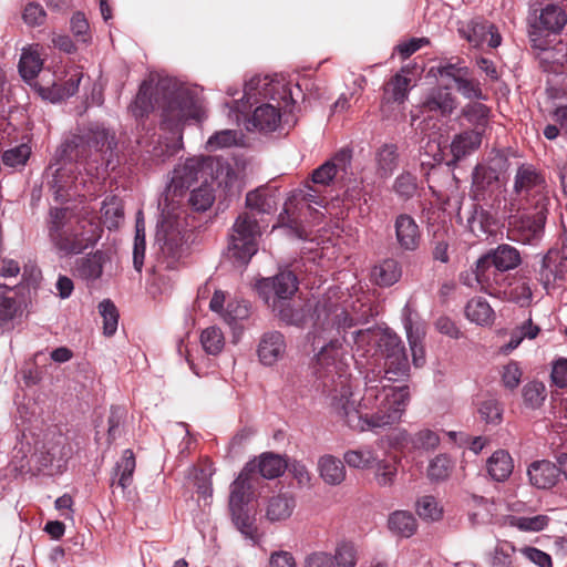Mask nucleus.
Masks as SVG:
<instances>
[{
  "label": "nucleus",
  "mask_w": 567,
  "mask_h": 567,
  "mask_svg": "<svg viewBox=\"0 0 567 567\" xmlns=\"http://www.w3.org/2000/svg\"><path fill=\"white\" fill-rule=\"evenodd\" d=\"M229 509L236 528L246 539L250 540L251 545H257L259 543V534L254 514L250 513L246 505L229 506Z\"/></svg>",
  "instance_id": "nucleus-26"
},
{
  "label": "nucleus",
  "mask_w": 567,
  "mask_h": 567,
  "mask_svg": "<svg viewBox=\"0 0 567 567\" xmlns=\"http://www.w3.org/2000/svg\"><path fill=\"white\" fill-rule=\"evenodd\" d=\"M398 464L399 461L396 457H392L390 460H380L373 464V478L375 483L381 487H391L396 480L398 475Z\"/></svg>",
  "instance_id": "nucleus-41"
},
{
  "label": "nucleus",
  "mask_w": 567,
  "mask_h": 567,
  "mask_svg": "<svg viewBox=\"0 0 567 567\" xmlns=\"http://www.w3.org/2000/svg\"><path fill=\"white\" fill-rule=\"evenodd\" d=\"M245 145V135L237 130H221L215 132L206 142V150L215 152L229 147H240Z\"/></svg>",
  "instance_id": "nucleus-36"
},
{
  "label": "nucleus",
  "mask_w": 567,
  "mask_h": 567,
  "mask_svg": "<svg viewBox=\"0 0 567 567\" xmlns=\"http://www.w3.org/2000/svg\"><path fill=\"white\" fill-rule=\"evenodd\" d=\"M509 300L518 303L519 306H528L532 301V288L526 279H517L512 282L506 291Z\"/></svg>",
  "instance_id": "nucleus-57"
},
{
  "label": "nucleus",
  "mask_w": 567,
  "mask_h": 567,
  "mask_svg": "<svg viewBox=\"0 0 567 567\" xmlns=\"http://www.w3.org/2000/svg\"><path fill=\"white\" fill-rule=\"evenodd\" d=\"M174 101L178 106H197L203 103V89L193 84H174Z\"/></svg>",
  "instance_id": "nucleus-45"
},
{
  "label": "nucleus",
  "mask_w": 567,
  "mask_h": 567,
  "mask_svg": "<svg viewBox=\"0 0 567 567\" xmlns=\"http://www.w3.org/2000/svg\"><path fill=\"white\" fill-rule=\"evenodd\" d=\"M296 507L293 496L289 494H278L269 497L265 505V516L271 523L288 519Z\"/></svg>",
  "instance_id": "nucleus-25"
},
{
  "label": "nucleus",
  "mask_w": 567,
  "mask_h": 567,
  "mask_svg": "<svg viewBox=\"0 0 567 567\" xmlns=\"http://www.w3.org/2000/svg\"><path fill=\"white\" fill-rule=\"evenodd\" d=\"M566 23L567 14L565 11L556 4H547L540 11L537 28L551 33H558Z\"/></svg>",
  "instance_id": "nucleus-34"
},
{
  "label": "nucleus",
  "mask_w": 567,
  "mask_h": 567,
  "mask_svg": "<svg viewBox=\"0 0 567 567\" xmlns=\"http://www.w3.org/2000/svg\"><path fill=\"white\" fill-rule=\"evenodd\" d=\"M336 567H354L357 565V548L352 542L342 540L336 546L333 555Z\"/></svg>",
  "instance_id": "nucleus-51"
},
{
  "label": "nucleus",
  "mask_w": 567,
  "mask_h": 567,
  "mask_svg": "<svg viewBox=\"0 0 567 567\" xmlns=\"http://www.w3.org/2000/svg\"><path fill=\"white\" fill-rule=\"evenodd\" d=\"M261 236L259 223L250 213L240 214L234 223L227 257L235 264L246 265L258 250Z\"/></svg>",
  "instance_id": "nucleus-6"
},
{
  "label": "nucleus",
  "mask_w": 567,
  "mask_h": 567,
  "mask_svg": "<svg viewBox=\"0 0 567 567\" xmlns=\"http://www.w3.org/2000/svg\"><path fill=\"white\" fill-rule=\"evenodd\" d=\"M514 193L527 200L539 197L538 204L543 203L547 199L546 179L533 165L523 164L514 177Z\"/></svg>",
  "instance_id": "nucleus-9"
},
{
  "label": "nucleus",
  "mask_w": 567,
  "mask_h": 567,
  "mask_svg": "<svg viewBox=\"0 0 567 567\" xmlns=\"http://www.w3.org/2000/svg\"><path fill=\"white\" fill-rule=\"evenodd\" d=\"M422 69L415 63L406 64L400 69L383 87V100L388 104H403L408 100L410 90L415 86Z\"/></svg>",
  "instance_id": "nucleus-8"
},
{
  "label": "nucleus",
  "mask_w": 567,
  "mask_h": 567,
  "mask_svg": "<svg viewBox=\"0 0 567 567\" xmlns=\"http://www.w3.org/2000/svg\"><path fill=\"white\" fill-rule=\"evenodd\" d=\"M11 291V288L0 285V324L10 322L19 312V305L8 295Z\"/></svg>",
  "instance_id": "nucleus-54"
},
{
  "label": "nucleus",
  "mask_w": 567,
  "mask_h": 567,
  "mask_svg": "<svg viewBox=\"0 0 567 567\" xmlns=\"http://www.w3.org/2000/svg\"><path fill=\"white\" fill-rule=\"evenodd\" d=\"M463 117L473 126L472 131H481L483 134L488 125L489 109H464Z\"/></svg>",
  "instance_id": "nucleus-64"
},
{
  "label": "nucleus",
  "mask_w": 567,
  "mask_h": 567,
  "mask_svg": "<svg viewBox=\"0 0 567 567\" xmlns=\"http://www.w3.org/2000/svg\"><path fill=\"white\" fill-rule=\"evenodd\" d=\"M402 268L398 260L388 258L375 265L371 271L372 280L382 287H390L399 281Z\"/></svg>",
  "instance_id": "nucleus-32"
},
{
  "label": "nucleus",
  "mask_w": 567,
  "mask_h": 567,
  "mask_svg": "<svg viewBox=\"0 0 567 567\" xmlns=\"http://www.w3.org/2000/svg\"><path fill=\"white\" fill-rule=\"evenodd\" d=\"M200 343L206 353L217 355L225 347V336L219 327L212 326L202 331Z\"/></svg>",
  "instance_id": "nucleus-46"
},
{
  "label": "nucleus",
  "mask_w": 567,
  "mask_h": 567,
  "mask_svg": "<svg viewBox=\"0 0 567 567\" xmlns=\"http://www.w3.org/2000/svg\"><path fill=\"white\" fill-rule=\"evenodd\" d=\"M101 213L103 223L109 229L118 227L124 215L121 199L116 196L106 198L101 207Z\"/></svg>",
  "instance_id": "nucleus-47"
},
{
  "label": "nucleus",
  "mask_w": 567,
  "mask_h": 567,
  "mask_svg": "<svg viewBox=\"0 0 567 567\" xmlns=\"http://www.w3.org/2000/svg\"><path fill=\"white\" fill-rule=\"evenodd\" d=\"M516 548L507 540H497L496 546L491 554V567H515L514 555Z\"/></svg>",
  "instance_id": "nucleus-48"
},
{
  "label": "nucleus",
  "mask_w": 567,
  "mask_h": 567,
  "mask_svg": "<svg viewBox=\"0 0 567 567\" xmlns=\"http://www.w3.org/2000/svg\"><path fill=\"white\" fill-rule=\"evenodd\" d=\"M81 79L82 72L75 68L64 85L53 84L51 87L40 86L38 92L44 101L50 103H61L66 97H70L78 92Z\"/></svg>",
  "instance_id": "nucleus-24"
},
{
  "label": "nucleus",
  "mask_w": 567,
  "mask_h": 567,
  "mask_svg": "<svg viewBox=\"0 0 567 567\" xmlns=\"http://www.w3.org/2000/svg\"><path fill=\"white\" fill-rule=\"evenodd\" d=\"M549 518L546 515L536 516H511L508 524L524 532H540L548 525Z\"/></svg>",
  "instance_id": "nucleus-50"
},
{
  "label": "nucleus",
  "mask_w": 567,
  "mask_h": 567,
  "mask_svg": "<svg viewBox=\"0 0 567 567\" xmlns=\"http://www.w3.org/2000/svg\"><path fill=\"white\" fill-rule=\"evenodd\" d=\"M458 31L473 47H481L487 43L491 48H497L502 41L496 28L486 21L472 20L467 24L462 25Z\"/></svg>",
  "instance_id": "nucleus-14"
},
{
  "label": "nucleus",
  "mask_w": 567,
  "mask_h": 567,
  "mask_svg": "<svg viewBox=\"0 0 567 567\" xmlns=\"http://www.w3.org/2000/svg\"><path fill=\"white\" fill-rule=\"evenodd\" d=\"M489 259L499 271L514 269L520 264V255L516 248L509 245H499L491 256L477 260L474 279L480 284L483 282L485 267L488 266Z\"/></svg>",
  "instance_id": "nucleus-13"
},
{
  "label": "nucleus",
  "mask_w": 567,
  "mask_h": 567,
  "mask_svg": "<svg viewBox=\"0 0 567 567\" xmlns=\"http://www.w3.org/2000/svg\"><path fill=\"white\" fill-rule=\"evenodd\" d=\"M249 315L250 306L246 301L233 300L227 303V308L221 317L230 326H236L239 322L248 319Z\"/></svg>",
  "instance_id": "nucleus-55"
},
{
  "label": "nucleus",
  "mask_w": 567,
  "mask_h": 567,
  "mask_svg": "<svg viewBox=\"0 0 567 567\" xmlns=\"http://www.w3.org/2000/svg\"><path fill=\"white\" fill-rule=\"evenodd\" d=\"M486 470L492 480L504 482L513 473V458L507 451L497 450L487 458Z\"/></svg>",
  "instance_id": "nucleus-30"
},
{
  "label": "nucleus",
  "mask_w": 567,
  "mask_h": 567,
  "mask_svg": "<svg viewBox=\"0 0 567 567\" xmlns=\"http://www.w3.org/2000/svg\"><path fill=\"white\" fill-rule=\"evenodd\" d=\"M303 102L305 94L299 84L275 74L266 103L257 106H293Z\"/></svg>",
  "instance_id": "nucleus-12"
},
{
  "label": "nucleus",
  "mask_w": 567,
  "mask_h": 567,
  "mask_svg": "<svg viewBox=\"0 0 567 567\" xmlns=\"http://www.w3.org/2000/svg\"><path fill=\"white\" fill-rule=\"evenodd\" d=\"M115 146L114 133L100 124L78 128L76 133L66 136L56 150L55 163L48 169V185L54 198L66 200L81 195V188L86 187L84 177L75 175L74 162L85 161L87 171L100 159L109 166Z\"/></svg>",
  "instance_id": "nucleus-2"
},
{
  "label": "nucleus",
  "mask_w": 567,
  "mask_h": 567,
  "mask_svg": "<svg viewBox=\"0 0 567 567\" xmlns=\"http://www.w3.org/2000/svg\"><path fill=\"white\" fill-rule=\"evenodd\" d=\"M402 321L409 344L423 342L426 334L425 322L409 303L402 310Z\"/></svg>",
  "instance_id": "nucleus-31"
},
{
  "label": "nucleus",
  "mask_w": 567,
  "mask_h": 567,
  "mask_svg": "<svg viewBox=\"0 0 567 567\" xmlns=\"http://www.w3.org/2000/svg\"><path fill=\"white\" fill-rule=\"evenodd\" d=\"M395 240L404 251H414L421 243V229L409 214H400L394 219Z\"/></svg>",
  "instance_id": "nucleus-15"
},
{
  "label": "nucleus",
  "mask_w": 567,
  "mask_h": 567,
  "mask_svg": "<svg viewBox=\"0 0 567 567\" xmlns=\"http://www.w3.org/2000/svg\"><path fill=\"white\" fill-rule=\"evenodd\" d=\"M539 332L537 326H534L530 320L526 321L523 326L515 329L511 333L508 343L503 347L504 352H509L516 349L524 338L534 339Z\"/></svg>",
  "instance_id": "nucleus-59"
},
{
  "label": "nucleus",
  "mask_w": 567,
  "mask_h": 567,
  "mask_svg": "<svg viewBox=\"0 0 567 567\" xmlns=\"http://www.w3.org/2000/svg\"><path fill=\"white\" fill-rule=\"evenodd\" d=\"M417 515L427 520H437L442 516V508L433 496H423L416 505Z\"/></svg>",
  "instance_id": "nucleus-62"
},
{
  "label": "nucleus",
  "mask_w": 567,
  "mask_h": 567,
  "mask_svg": "<svg viewBox=\"0 0 567 567\" xmlns=\"http://www.w3.org/2000/svg\"><path fill=\"white\" fill-rule=\"evenodd\" d=\"M378 175L386 178L398 165V153L394 145H383L375 155Z\"/></svg>",
  "instance_id": "nucleus-44"
},
{
  "label": "nucleus",
  "mask_w": 567,
  "mask_h": 567,
  "mask_svg": "<svg viewBox=\"0 0 567 567\" xmlns=\"http://www.w3.org/2000/svg\"><path fill=\"white\" fill-rule=\"evenodd\" d=\"M107 261V255L101 250H96L76 261V272L83 280L94 281L102 276L103 268Z\"/></svg>",
  "instance_id": "nucleus-27"
},
{
  "label": "nucleus",
  "mask_w": 567,
  "mask_h": 567,
  "mask_svg": "<svg viewBox=\"0 0 567 567\" xmlns=\"http://www.w3.org/2000/svg\"><path fill=\"white\" fill-rule=\"evenodd\" d=\"M499 373L502 384L506 389L515 390L519 385L523 372L517 362L511 361L503 365Z\"/></svg>",
  "instance_id": "nucleus-63"
},
{
  "label": "nucleus",
  "mask_w": 567,
  "mask_h": 567,
  "mask_svg": "<svg viewBox=\"0 0 567 567\" xmlns=\"http://www.w3.org/2000/svg\"><path fill=\"white\" fill-rule=\"evenodd\" d=\"M355 350L349 354L333 340L316 357L313 372L328 391L331 413L349 429L373 431L399 423L410 401L405 385L410 363L400 337L390 330L351 332Z\"/></svg>",
  "instance_id": "nucleus-1"
},
{
  "label": "nucleus",
  "mask_w": 567,
  "mask_h": 567,
  "mask_svg": "<svg viewBox=\"0 0 567 567\" xmlns=\"http://www.w3.org/2000/svg\"><path fill=\"white\" fill-rule=\"evenodd\" d=\"M47 231L56 255L68 257L93 247L101 238L102 228L93 219L80 218L70 207H51Z\"/></svg>",
  "instance_id": "nucleus-4"
},
{
  "label": "nucleus",
  "mask_w": 567,
  "mask_h": 567,
  "mask_svg": "<svg viewBox=\"0 0 567 567\" xmlns=\"http://www.w3.org/2000/svg\"><path fill=\"white\" fill-rule=\"evenodd\" d=\"M482 144V132L481 131H465L454 136L451 142V154L453 159L449 162V165L455 164L456 162L465 158L466 156L474 153Z\"/></svg>",
  "instance_id": "nucleus-23"
},
{
  "label": "nucleus",
  "mask_w": 567,
  "mask_h": 567,
  "mask_svg": "<svg viewBox=\"0 0 567 567\" xmlns=\"http://www.w3.org/2000/svg\"><path fill=\"white\" fill-rule=\"evenodd\" d=\"M246 207L257 213L269 214L275 208V202L264 190L256 189L247 193Z\"/></svg>",
  "instance_id": "nucleus-52"
},
{
  "label": "nucleus",
  "mask_w": 567,
  "mask_h": 567,
  "mask_svg": "<svg viewBox=\"0 0 567 567\" xmlns=\"http://www.w3.org/2000/svg\"><path fill=\"white\" fill-rule=\"evenodd\" d=\"M478 413L486 423L496 425L502 421L503 409L497 400L487 399L481 403Z\"/></svg>",
  "instance_id": "nucleus-61"
},
{
  "label": "nucleus",
  "mask_w": 567,
  "mask_h": 567,
  "mask_svg": "<svg viewBox=\"0 0 567 567\" xmlns=\"http://www.w3.org/2000/svg\"><path fill=\"white\" fill-rule=\"evenodd\" d=\"M272 80L274 75H252L245 82L241 102L247 106H257V104L266 103Z\"/></svg>",
  "instance_id": "nucleus-21"
},
{
  "label": "nucleus",
  "mask_w": 567,
  "mask_h": 567,
  "mask_svg": "<svg viewBox=\"0 0 567 567\" xmlns=\"http://www.w3.org/2000/svg\"><path fill=\"white\" fill-rule=\"evenodd\" d=\"M298 285V278L291 270H282L274 277L259 279L256 282V290L259 297L289 324L305 326L308 321H312L313 324L329 323L334 320H338V324H340V317L347 321V313L343 310L339 312L336 305L328 306L326 301H318L313 313L309 317L306 315V310L310 311L313 308L311 303L297 310L284 306L282 301L290 299L297 292Z\"/></svg>",
  "instance_id": "nucleus-3"
},
{
  "label": "nucleus",
  "mask_w": 567,
  "mask_h": 567,
  "mask_svg": "<svg viewBox=\"0 0 567 567\" xmlns=\"http://www.w3.org/2000/svg\"><path fill=\"white\" fill-rule=\"evenodd\" d=\"M561 466L557 467L549 461H535L528 470L527 475L533 486L542 489L553 487L559 480Z\"/></svg>",
  "instance_id": "nucleus-20"
},
{
  "label": "nucleus",
  "mask_w": 567,
  "mask_h": 567,
  "mask_svg": "<svg viewBox=\"0 0 567 567\" xmlns=\"http://www.w3.org/2000/svg\"><path fill=\"white\" fill-rule=\"evenodd\" d=\"M204 173V164L200 158H187L178 164L172 174L171 183L167 186L165 200L176 196H182L184 190L189 188L194 182L198 181Z\"/></svg>",
  "instance_id": "nucleus-11"
},
{
  "label": "nucleus",
  "mask_w": 567,
  "mask_h": 567,
  "mask_svg": "<svg viewBox=\"0 0 567 567\" xmlns=\"http://www.w3.org/2000/svg\"><path fill=\"white\" fill-rule=\"evenodd\" d=\"M546 398V388L539 381H532L523 388L524 403L529 408H538Z\"/></svg>",
  "instance_id": "nucleus-58"
},
{
  "label": "nucleus",
  "mask_w": 567,
  "mask_h": 567,
  "mask_svg": "<svg viewBox=\"0 0 567 567\" xmlns=\"http://www.w3.org/2000/svg\"><path fill=\"white\" fill-rule=\"evenodd\" d=\"M258 470L261 477L272 480L279 477L287 470V462L279 455L264 454L260 456L257 464L250 463Z\"/></svg>",
  "instance_id": "nucleus-39"
},
{
  "label": "nucleus",
  "mask_w": 567,
  "mask_h": 567,
  "mask_svg": "<svg viewBox=\"0 0 567 567\" xmlns=\"http://www.w3.org/2000/svg\"><path fill=\"white\" fill-rule=\"evenodd\" d=\"M466 318L477 326H491L495 319V312L483 297L472 298L465 307Z\"/></svg>",
  "instance_id": "nucleus-33"
},
{
  "label": "nucleus",
  "mask_w": 567,
  "mask_h": 567,
  "mask_svg": "<svg viewBox=\"0 0 567 567\" xmlns=\"http://www.w3.org/2000/svg\"><path fill=\"white\" fill-rule=\"evenodd\" d=\"M567 248L550 249L542 260L539 281L546 290L567 286Z\"/></svg>",
  "instance_id": "nucleus-10"
},
{
  "label": "nucleus",
  "mask_w": 567,
  "mask_h": 567,
  "mask_svg": "<svg viewBox=\"0 0 567 567\" xmlns=\"http://www.w3.org/2000/svg\"><path fill=\"white\" fill-rule=\"evenodd\" d=\"M31 154V148L27 144H21L7 150L2 154V162L9 167L24 166Z\"/></svg>",
  "instance_id": "nucleus-60"
},
{
  "label": "nucleus",
  "mask_w": 567,
  "mask_h": 567,
  "mask_svg": "<svg viewBox=\"0 0 567 567\" xmlns=\"http://www.w3.org/2000/svg\"><path fill=\"white\" fill-rule=\"evenodd\" d=\"M343 461L353 468H371L378 461V454L372 446L365 445L349 450L343 454Z\"/></svg>",
  "instance_id": "nucleus-40"
},
{
  "label": "nucleus",
  "mask_w": 567,
  "mask_h": 567,
  "mask_svg": "<svg viewBox=\"0 0 567 567\" xmlns=\"http://www.w3.org/2000/svg\"><path fill=\"white\" fill-rule=\"evenodd\" d=\"M546 214L542 207L535 215L519 218L513 228V238L522 244H534L542 238Z\"/></svg>",
  "instance_id": "nucleus-17"
},
{
  "label": "nucleus",
  "mask_w": 567,
  "mask_h": 567,
  "mask_svg": "<svg viewBox=\"0 0 567 567\" xmlns=\"http://www.w3.org/2000/svg\"><path fill=\"white\" fill-rule=\"evenodd\" d=\"M498 172L488 166L476 165L472 174V192L475 199H484L489 193L498 188Z\"/></svg>",
  "instance_id": "nucleus-22"
},
{
  "label": "nucleus",
  "mask_w": 567,
  "mask_h": 567,
  "mask_svg": "<svg viewBox=\"0 0 567 567\" xmlns=\"http://www.w3.org/2000/svg\"><path fill=\"white\" fill-rule=\"evenodd\" d=\"M257 353L264 365H274L286 353L285 337L278 331L265 333L259 341Z\"/></svg>",
  "instance_id": "nucleus-19"
},
{
  "label": "nucleus",
  "mask_w": 567,
  "mask_h": 567,
  "mask_svg": "<svg viewBox=\"0 0 567 567\" xmlns=\"http://www.w3.org/2000/svg\"><path fill=\"white\" fill-rule=\"evenodd\" d=\"M472 512L470 519L474 525L492 524L495 522L497 506L483 496L474 495L471 498Z\"/></svg>",
  "instance_id": "nucleus-35"
},
{
  "label": "nucleus",
  "mask_w": 567,
  "mask_h": 567,
  "mask_svg": "<svg viewBox=\"0 0 567 567\" xmlns=\"http://www.w3.org/2000/svg\"><path fill=\"white\" fill-rule=\"evenodd\" d=\"M259 477L255 466L247 464L230 487L229 506L248 505Z\"/></svg>",
  "instance_id": "nucleus-16"
},
{
  "label": "nucleus",
  "mask_w": 567,
  "mask_h": 567,
  "mask_svg": "<svg viewBox=\"0 0 567 567\" xmlns=\"http://www.w3.org/2000/svg\"><path fill=\"white\" fill-rule=\"evenodd\" d=\"M135 465V456L132 450H125L114 468V480L121 488L125 489L131 485Z\"/></svg>",
  "instance_id": "nucleus-42"
},
{
  "label": "nucleus",
  "mask_w": 567,
  "mask_h": 567,
  "mask_svg": "<svg viewBox=\"0 0 567 567\" xmlns=\"http://www.w3.org/2000/svg\"><path fill=\"white\" fill-rule=\"evenodd\" d=\"M454 468V461L447 454H437L430 460L427 466V477L433 482L445 481L450 477Z\"/></svg>",
  "instance_id": "nucleus-43"
},
{
  "label": "nucleus",
  "mask_w": 567,
  "mask_h": 567,
  "mask_svg": "<svg viewBox=\"0 0 567 567\" xmlns=\"http://www.w3.org/2000/svg\"><path fill=\"white\" fill-rule=\"evenodd\" d=\"M318 471L322 481L331 486L340 485L346 480L343 462L330 454L318 460Z\"/></svg>",
  "instance_id": "nucleus-29"
},
{
  "label": "nucleus",
  "mask_w": 567,
  "mask_h": 567,
  "mask_svg": "<svg viewBox=\"0 0 567 567\" xmlns=\"http://www.w3.org/2000/svg\"><path fill=\"white\" fill-rule=\"evenodd\" d=\"M42 66L43 60L38 47L22 50L19 61V72L25 82L34 80L42 70Z\"/></svg>",
  "instance_id": "nucleus-37"
},
{
  "label": "nucleus",
  "mask_w": 567,
  "mask_h": 567,
  "mask_svg": "<svg viewBox=\"0 0 567 567\" xmlns=\"http://www.w3.org/2000/svg\"><path fill=\"white\" fill-rule=\"evenodd\" d=\"M388 526L390 530L401 537H411L417 528L416 519L412 513L395 511L389 516Z\"/></svg>",
  "instance_id": "nucleus-38"
},
{
  "label": "nucleus",
  "mask_w": 567,
  "mask_h": 567,
  "mask_svg": "<svg viewBox=\"0 0 567 567\" xmlns=\"http://www.w3.org/2000/svg\"><path fill=\"white\" fill-rule=\"evenodd\" d=\"M247 165L245 159L235 161L234 165H226L220 169V184H224L229 193H240L247 178Z\"/></svg>",
  "instance_id": "nucleus-28"
},
{
  "label": "nucleus",
  "mask_w": 567,
  "mask_h": 567,
  "mask_svg": "<svg viewBox=\"0 0 567 567\" xmlns=\"http://www.w3.org/2000/svg\"><path fill=\"white\" fill-rule=\"evenodd\" d=\"M187 235V221L184 210L174 204L162 208L161 220L157 224L156 243L162 252L171 258L167 266L183 256Z\"/></svg>",
  "instance_id": "nucleus-5"
},
{
  "label": "nucleus",
  "mask_w": 567,
  "mask_h": 567,
  "mask_svg": "<svg viewBox=\"0 0 567 567\" xmlns=\"http://www.w3.org/2000/svg\"><path fill=\"white\" fill-rule=\"evenodd\" d=\"M282 109H230L228 117L248 132H272L281 123Z\"/></svg>",
  "instance_id": "nucleus-7"
},
{
  "label": "nucleus",
  "mask_w": 567,
  "mask_h": 567,
  "mask_svg": "<svg viewBox=\"0 0 567 567\" xmlns=\"http://www.w3.org/2000/svg\"><path fill=\"white\" fill-rule=\"evenodd\" d=\"M441 443L440 435L431 429H421L411 436V446L415 451L430 452L439 447Z\"/></svg>",
  "instance_id": "nucleus-49"
},
{
  "label": "nucleus",
  "mask_w": 567,
  "mask_h": 567,
  "mask_svg": "<svg viewBox=\"0 0 567 567\" xmlns=\"http://www.w3.org/2000/svg\"><path fill=\"white\" fill-rule=\"evenodd\" d=\"M215 200V194L210 184H203L198 188L192 190L189 204L195 210L208 209Z\"/></svg>",
  "instance_id": "nucleus-53"
},
{
  "label": "nucleus",
  "mask_w": 567,
  "mask_h": 567,
  "mask_svg": "<svg viewBox=\"0 0 567 567\" xmlns=\"http://www.w3.org/2000/svg\"><path fill=\"white\" fill-rule=\"evenodd\" d=\"M352 152L350 148H341L334 156L320 165L312 173V182L320 185H329L339 171H346L351 163Z\"/></svg>",
  "instance_id": "nucleus-18"
},
{
  "label": "nucleus",
  "mask_w": 567,
  "mask_h": 567,
  "mask_svg": "<svg viewBox=\"0 0 567 567\" xmlns=\"http://www.w3.org/2000/svg\"><path fill=\"white\" fill-rule=\"evenodd\" d=\"M100 315L103 318V331L105 336H113L117 329L118 312L115 305L105 299L99 305Z\"/></svg>",
  "instance_id": "nucleus-56"
}]
</instances>
